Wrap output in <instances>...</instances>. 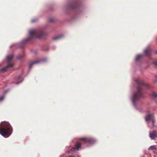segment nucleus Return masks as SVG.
Returning a JSON list of instances; mask_svg holds the SVG:
<instances>
[{
	"instance_id": "obj_26",
	"label": "nucleus",
	"mask_w": 157,
	"mask_h": 157,
	"mask_svg": "<svg viewBox=\"0 0 157 157\" xmlns=\"http://www.w3.org/2000/svg\"><path fill=\"white\" fill-rule=\"evenodd\" d=\"M156 54H157V52H156Z\"/></svg>"
},
{
	"instance_id": "obj_8",
	"label": "nucleus",
	"mask_w": 157,
	"mask_h": 157,
	"mask_svg": "<svg viewBox=\"0 0 157 157\" xmlns=\"http://www.w3.org/2000/svg\"><path fill=\"white\" fill-rule=\"evenodd\" d=\"M145 56H149L151 55V49L150 48H146L144 51Z\"/></svg>"
},
{
	"instance_id": "obj_12",
	"label": "nucleus",
	"mask_w": 157,
	"mask_h": 157,
	"mask_svg": "<svg viewBox=\"0 0 157 157\" xmlns=\"http://www.w3.org/2000/svg\"><path fill=\"white\" fill-rule=\"evenodd\" d=\"M63 37L62 35H59L53 38V39L55 40H57L60 39Z\"/></svg>"
},
{
	"instance_id": "obj_1",
	"label": "nucleus",
	"mask_w": 157,
	"mask_h": 157,
	"mask_svg": "<svg viewBox=\"0 0 157 157\" xmlns=\"http://www.w3.org/2000/svg\"><path fill=\"white\" fill-rule=\"evenodd\" d=\"M135 82L137 85V91L134 93L132 98V101L134 105L136 102L143 97L142 90L143 88H149V86L145 83L143 81L139 79H136Z\"/></svg>"
},
{
	"instance_id": "obj_4",
	"label": "nucleus",
	"mask_w": 157,
	"mask_h": 157,
	"mask_svg": "<svg viewBox=\"0 0 157 157\" xmlns=\"http://www.w3.org/2000/svg\"><path fill=\"white\" fill-rule=\"evenodd\" d=\"M13 56L12 55H10L7 56V66L2 68L1 69L2 71H6L8 68L12 67L13 64V63L11 62L10 61L13 58Z\"/></svg>"
},
{
	"instance_id": "obj_21",
	"label": "nucleus",
	"mask_w": 157,
	"mask_h": 157,
	"mask_svg": "<svg viewBox=\"0 0 157 157\" xmlns=\"http://www.w3.org/2000/svg\"><path fill=\"white\" fill-rule=\"evenodd\" d=\"M4 98L2 96L0 97V101H1L3 100Z\"/></svg>"
},
{
	"instance_id": "obj_16",
	"label": "nucleus",
	"mask_w": 157,
	"mask_h": 157,
	"mask_svg": "<svg viewBox=\"0 0 157 157\" xmlns=\"http://www.w3.org/2000/svg\"><path fill=\"white\" fill-rule=\"evenodd\" d=\"M22 77V75H20L18 76L17 77H16V80H18L19 79L21 80V77Z\"/></svg>"
},
{
	"instance_id": "obj_9",
	"label": "nucleus",
	"mask_w": 157,
	"mask_h": 157,
	"mask_svg": "<svg viewBox=\"0 0 157 157\" xmlns=\"http://www.w3.org/2000/svg\"><path fill=\"white\" fill-rule=\"evenodd\" d=\"M77 6V4L75 2L73 3H71V4L69 6V8L72 9H75Z\"/></svg>"
},
{
	"instance_id": "obj_7",
	"label": "nucleus",
	"mask_w": 157,
	"mask_h": 157,
	"mask_svg": "<svg viewBox=\"0 0 157 157\" xmlns=\"http://www.w3.org/2000/svg\"><path fill=\"white\" fill-rule=\"evenodd\" d=\"M149 136L151 139L153 140L157 136V132L155 131H153L150 133Z\"/></svg>"
},
{
	"instance_id": "obj_20",
	"label": "nucleus",
	"mask_w": 157,
	"mask_h": 157,
	"mask_svg": "<svg viewBox=\"0 0 157 157\" xmlns=\"http://www.w3.org/2000/svg\"><path fill=\"white\" fill-rule=\"evenodd\" d=\"M151 120L153 124L155 121V119H154L152 117Z\"/></svg>"
},
{
	"instance_id": "obj_13",
	"label": "nucleus",
	"mask_w": 157,
	"mask_h": 157,
	"mask_svg": "<svg viewBox=\"0 0 157 157\" xmlns=\"http://www.w3.org/2000/svg\"><path fill=\"white\" fill-rule=\"evenodd\" d=\"M149 150H156V148L154 146H151L149 147Z\"/></svg>"
},
{
	"instance_id": "obj_6",
	"label": "nucleus",
	"mask_w": 157,
	"mask_h": 157,
	"mask_svg": "<svg viewBox=\"0 0 157 157\" xmlns=\"http://www.w3.org/2000/svg\"><path fill=\"white\" fill-rule=\"evenodd\" d=\"M82 144L81 143L77 142L75 144V147H72L71 148V151H75V150H78L79 149L81 148Z\"/></svg>"
},
{
	"instance_id": "obj_18",
	"label": "nucleus",
	"mask_w": 157,
	"mask_h": 157,
	"mask_svg": "<svg viewBox=\"0 0 157 157\" xmlns=\"http://www.w3.org/2000/svg\"><path fill=\"white\" fill-rule=\"evenodd\" d=\"M153 64L154 67H157V61H154L153 63Z\"/></svg>"
},
{
	"instance_id": "obj_11",
	"label": "nucleus",
	"mask_w": 157,
	"mask_h": 157,
	"mask_svg": "<svg viewBox=\"0 0 157 157\" xmlns=\"http://www.w3.org/2000/svg\"><path fill=\"white\" fill-rule=\"evenodd\" d=\"M152 118V115L151 114H147L145 117V120L146 121H147L149 120H151Z\"/></svg>"
},
{
	"instance_id": "obj_5",
	"label": "nucleus",
	"mask_w": 157,
	"mask_h": 157,
	"mask_svg": "<svg viewBox=\"0 0 157 157\" xmlns=\"http://www.w3.org/2000/svg\"><path fill=\"white\" fill-rule=\"evenodd\" d=\"M80 140L83 141L84 143L89 144H93L95 142L94 139L91 138H82Z\"/></svg>"
},
{
	"instance_id": "obj_22",
	"label": "nucleus",
	"mask_w": 157,
	"mask_h": 157,
	"mask_svg": "<svg viewBox=\"0 0 157 157\" xmlns=\"http://www.w3.org/2000/svg\"><path fill=\"white\" fill-rule=\"evenodd\" d=\"M21 82V81H20V82H16V83L17 84H18Z\"/></svg>"
},
{
	"instance_id": "obj_3",
	"label": "nucleus",
	"mask_w": 157,
	"mask_h": 157,
	"mask_svg": "<svg viewBox=\"0 0 157 157\" xmlns=\"http://www.w3.org/2000/svg\"><path fill=\"white\" fill-rule=\"evenodd\" d=\"M29 33L30 36L29 38L24 40V42H25L31 40L34 37L41 38L45 35V33L40 30H32L29 32Z\"/></svg>"
},
{
	"instance_id": "obj_2",
	"label": "nucleus",
	"mask_w": 157,
	"mask_h": 157,
	"mask_svg": "<svg viewBox=\"0 0 157 157\" xmlns=\"http://www.w3.org/2000/svg\"><path fill=\"white\" fill-rule=\"evenodd\" d=\"M13 131L12 128L7 122H2L0 124V134L5 137L9 136Z\"/></svg>"
},
{
	"instance_id": "obj_23",
	"label": "nucleus",
	"mask_w": 157,
	"mask_h": 157,
	"mask_svg": "<svg viewBox=\"0 0 157 157\" xmlns=\"http://www.w3.org/2000/svg\"><path fill=\"white\" fill-rule=\"evenodd\" d=\"M35 21H34V20H33L32 21L33 22H35Z\"/></svg>"
},
{
	"instance_id": "obj_14",
	"label": "nucleus",
	"mask_w": 157,
	"mask_h": 157,
	"mask_svg": "<svg viewBox=\"0 0 157 157\" xmlns=\"http://www.w3.org/2000/svg\"><path fill=\"white\" fill-rule=\"evenodd\" d=\"M142 56V55H137L136 58V61L138 60Z\"/></svg>"
},
{
	"instance_id": "obj_19",
	"label": "nucleus",
	"mask_w": 157,
	"mask_h": 157,
	"mask_svg": "<svg viewBox=\"0 0 157 157\" xmlns=\"http://www.w3.org/2000/svg\"><path fill=\"white\" fill-rule=\"evenodd\" d=\"M154 82L155 83L157 82V75L155 76V79L154 80Z\"/></svg>"
},
{
	"instance_id": "obj_24",
	"label": "nucleus",
	"mask_w": 157,
	"mask_h": 157,
	"mask_svg": "<svg viewBox=\"0 0 157 157\" xmlns=\"http://www.w3.org/2000/svg\"><path fill=\"white\" fill-rule=\"evenodd\" d=\"M68 157H75L74 156H69Z\"/></svg>"
},
{
	"instance_id": "obj_17",
	"label": "nucleus",
	"mask_w": 157,
	"mask_h": 157,
	"mask_svg": "<svg viewBox=\"0 0 157 157\" xmlns=\"http://www.w3.org/2000/svg\"><path fill=\"white\" fill-rule=\"evenodd\" d=\"M153 97L155 98H157V93L154 92V93L152 95Z\"/></svg>"
},
{
	"instance_id": "obj_15",
	"label": "nucleus",
	"mask_w": 157,
	"mask_h": 157,
	"mask_svg": "<svg viewBox=\"0 0 157 157\" xmlns=\"http://www.w3.org/2000/svg\"><path fill=\"white\" fill-rule=\"evenodd\" d=\"M24 56V55L23 54H22L19 55L17 56V59H20L21 58H22V57H23Z\"/></svg>"
},
{
	"instance_id": "obj_10",
	"label": "nucleus",
	"mask_w": 157,
	"mask_h": 157,
	"mask_svg": "<svg viewBox=\"0 0 157 157\" xmlns=\"http://www.w3.org/2000/svg\"><path fill=\"white\" fill-rule=\"evenodd\" d=\"M40 62V60H36L34 61L33 62H32L29 65V68H31L35 64H36L37 63H39Z\"/></svg>"
},
{
	"instance_id": "obj_25",
	"label": "nucleus",
	"mask_w": 157,
	"mask_h": 157,
	"mask_svg": "<svg viewBox=\"0 0 157 157\" xmlns=\"http://www.w3.org/2000/svg\"><path fill=\"white\" fill-rule=\"evenodd\" d=\"M53 21V20L52 19L51 21H50L51 22H52Z\"/></svg>"
}]
</instances>
